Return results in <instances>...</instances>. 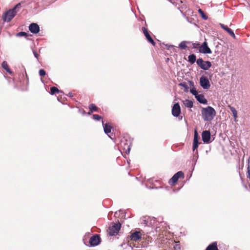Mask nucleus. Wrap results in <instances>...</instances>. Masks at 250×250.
I'll use <instances>...</instances> for the list:
<instances>
[{"label": "nucleus", "mask_w": 250, "mask_h": 250, "mask_svg": "<svg viewBox=\"0 0 250 250\" xmlns=\"http://www.w3.org/2000/svg\"><path fill=\"white\" fill-rule=\"evenodd\" d=\"M21 7V3H18L13 8L5 12L2 16V19L3 21L7 22L10 21L15 16Z\"/></svg>", "instance_id": "1"}, {"label": "nucleus", "mask_w": 250, "mask_h": 250, "mask_svg": "<svg viewBox=\"0 0 250 250\" xmlns=\"http://www.w3.org/2000/svg\"><path fill=\"white\" fill-rule=\"evenodd\" d=\"M201 114L205 121H211L216 115L215 109L211 106L203 107L201 110Z\"/></svg>", "instance_id": "2"}, {"label": "nucleus", "mask_w": 250, "mask_h": 250, "mask_svg": "<svg viewBox=\"0 0 250 250\" xmlns=\"http://www.w3.org/2000/svg\"><path fill=\"white\" fill-rule=\"evenodd\" d=\"M121 224L120 223H114L112 226L109 227L108 233L110 236H115L118 234L120 230Z\"/></svg>", "instance_id": "3"}, {"label": "nucleus", "mask_w": 250, "mask_h": 250, "mask_svg": "<svg viewBox=\"0 0 250 250\" xmlns=\"http://www.w3.org/2000/svg\"><path fill=\"white\" fill-rule=\"evenodd\" d=\"M197 64L202 69L208 70L211 66V63L209 61H204L202 58H199L196 61Z\"/></svg>", "instance_id": "4"}, {"label": "nucleus", "mask_w": 250, "mask_h": 250, "mask_svg": "<svg viewBox=\"0 0 250 250\" xmlns=\"http://www.w3.org/2000/svg\"><path fill=\"white\" fill-rule=\"evenodd\" d=\"M180 177H184V173L179 171L176 173L169 180L168 183L170 185H173L174 184L176 183Z\"/></svg>", "instance_id": "5"}, {"label": "nucleus", "mask_w": 250, "mask_h": 250, "mask_svg": "<svg viewBox=\"0 0 250 250\" xmlns=\"http://www.w3.org/2000/svg\"><path fill=\"white\" fill-rule=\"evenodd\" d=\"M200 84L201 86L204 89H208L210 86L209 80L204 76H202L200 78Z\"/></svg>", "instance_id": "6"}, {"label": "nucleus", "mask_w": 250, "mask_h": 250, "mask_svg": "<svg viewBox=\"0 0 250 250\" xmlns=\"http://www.w3.org/2000/svg\"><path fill=\"white\" fill-rule=\"evenodd\" d=\"M172 115L174 117H177L181 113V107L179 103H175L172 108L171 110Z\"/></svg>", "instance_id": "7"}, {"label": "nucleus", "mask_w": 250, "mask_h": 250, "mask_svg": "<svg viewBox=\"0 0 250 250\" xmlns=\"http://www.w3.org/2000/svg\"><path fill=\"white\" fill-rule=\"evenodd\" d=\"M100 243V237L97 235H93L89 239V244L91 246H96Z\"/></svg>", "instance_id": "8"}, {"label": "nucleus", "mask_w": 250, "mask_h": 250, "mask_svg": "<svg viewBox=\"0 0 250 250\" xmlns=\"http://www.w3.org/2000/svg\"><path fill=\"white\" fill-rule=\"evenodd\" d=\"M199 52L203 54H211V51L208 47V43L206 42L203 43L201 46L200 47Z\"/></svg>", "instance_id": "9"}, {"label": "nucleus", "mask_w": 250, "mask_h": 250, "mask_svg": "<svg viewBox=\"0 0 250 250\" xmlns=\"http://www.w3.org/2000/svg\"><path fill=\"white\" fill-rule=\"evenodd\" d=\"M202 140L205 143H209L210 140V133L208 130L203 131L202 133Z\"/></svg>", "instance_id": "10"}, {"label": "nucleus", "mask_w": 250, "mask_h": 250, "mask_svg": "<svg viewBox=\"0 0 250 250\" xmlns=\"http://www.w3.org/2000/svg\"><path fill=\"white\" fill-rule=\"evenodd\" d=\"M121 146L123 147L126 154L129 153L130 149V142H128L126 140H122L121 141Z\"/></svg>", "instance_id": "11"}, {"label": "nucleus", "mask_w": 250, "mask_h": 250, "mask_svg": "<svg viewBox=\"0 0 250 250\" xmlns=\"http://www.w3.org/2000/svg\"><path fill=\"white\" fill-rule=\"evenodd\" d=\"M29 31L33 34H37L40 31V27L36 23H32L29 26Z\"/></svg>", "instance_id": "12"}, {"label": "nucleus", "mask_w": 250, "mask_h": 250, "mask_svg": "<svg viewBox=\"0 0 250 250\" xmlns=\"http://www.w3.org/2000/svg\"><path fill=\"white\" fill-rule=\"evenodd\" d=\"M142 30L143 31V33H144L146 38L147 40V41L149 42H150L154 46L155 45V42H154V40H153V39L152 38V37H151L150 34H149V33L147 31V29L146 27H143Z\"/></svg>", "instance_id": "13"}, {"label": "nucleus", "mask_w": 250, "mask_h": 250, "mask_svg": "<svg viewBox=\"0 0 250 250\" xmlns=\"http://www.w3.org/2000/svg\"><path fill=\"white\" fill-rule=\"evenodd\" d=\"M141 236L140 231H135L131 234L130 239L133 241L137 242L141 239Z\"/></svg>", "instance_id": "14"}, {"label": "nucleus", "mask_w": 250, "mask_h": 250, "mask_svg": "<svg viewBox=\"0 0 250 250\" xmlns=\"http://www.w3.org/2000/svg\"><path fill=\"white\" fill-rule=\"evenodd\" d=\"M102 124L104 133L107 134L111 139H113L112 138L108 135V133L111 132L112 127L108 123L104 124V122L103 120Z\"/></svg>", "instance_id": "15"}, {"label": "nucleus", "mask_w": 250, "mask_h": 250, "mask_svg": "<svg viewBox=\"0 0 250 250\" xmlns=\"http://www.w3.org/2000/svg\"><path fill=\"white\" fill-rule=\"evenodd\" d=\"M195 98L200 104H206L208 103V101L203 94H198Z\"/></svg>", "instance_id": "16"}, {"label": "nucleus", "mask_w": 250, "mask_h": 250, "mask_svg": "<svg viewBox=\"0 0 250 250\" xmlns=\"http://www.w3.org/2000/svg\"><path fill=\"white\" fill-rule=\"evenodd\" d=\"M220 26L224 29L226 31H227L232 37L235 38V35L233 32V31L229 28L227 25H225L224 24L220 23Z\"/></svg>", "instance_id": "17"}, {"label": "nucleus", "mask_w": 250, "mask_h": 250, "mask_svg": "<svg viewBox=\"0 0 250 250\" xmlns=\"http://www.w3.org/2000/svg\"><path fill=\"white\" fill-rule=\"evenodd\" d=\"M228 107L232 113V115L234 118V121L235 122L237 121V118L238 116H237V111L236 109L234 107L231 106V105H229Z\"/></svg>", "instance_id": "18"}, {"label": "nucleus", "mask_w": 250, "mask_h": 250, "mask_svg": "<svg viewBox=\"0 0 250 250\" xmlns=\"http://www.w3.org/2000/svg\"><path fill=\"white\" fill-rule=\"evenodd\" d=\"M206 250H218L217 242H214L209 245L206 248Z\"/></svg>", "instance_id": "19"}, {"label": "nucleus", "mask_w": 250, "mask_h": 250, "mask_svg": "<svg viewBox=\"0 0 250 250\" xmlns=\"http://www.w3.org/2000/svg\"><path fill=\"white\" fill-rule=\"evenodd\" d=\"M189 83L190 85L192 87V88L190 89V92L195 97L198 94V93L196 88L194 87V83L192 81H189Z\"/></svg>", "instance_id": "20"}, {"label": "nucleus", "mask_w": 250, "mask_h": 250, "mask_svg": "<svg viewBox=\"0 0 250 250\" xmlns=\"http://www.w3.org/2000/svg\"><path fill=\"white\" fill-rule=\"evenodd\" d=\"M183 104L185 105V106L188 108H191L193 107V102L189 100H185L183 101Z\"/></svg>", "instance_id": "21"}, {"label": "nucleus", "mask_w": 250, "mask_h": 250, "mask_svg": "<svg viewBox=\"0 0 250 250\" xmlns=\"http://www.w3.org/2000/svg\"><path fill=\"white\" fill-rule=\"evenodd\" d=\"M188 61L191 63L193 64L196 62V57L195 54H192L188 56Z\"/></svg>", "instance_id": "22"}, {"label": "nucleus", "mask_w": 250, "mask_h": 250, "mask_svg": "<svg viewBox=\"0 0 250 250\" xmlns=\"http://www.w3.org/2000/svg\"><path fill=\"white\" fill-rule=\"evenodd\" d=\"M2 67L5 69L8 73L11 74L12 72L9 68L8 65L6 61H3L1 63Z\"/></svg>", "instance_id": "23"}, {"label": "nucleus", "mask_w": 250, "mask_h": 250, "mask_svg": "<svg viewBox=\"0 0 250 250\" xmlns=\"http://www.w3.org/2000/svg\"><path fill=\"white\" fill-rule=\"evenodd\" d=\"M179 85L184 87V91L185 92H188V91L189 87L186 82L181 83L179 84Z\"/></svg>", "instance_id": "24"}, {"label": "nucleus", "mask_w": 250, "mask_h": 250, "mask_svg": "<svg viewBox=\"0 0 250 250\" xmlns=\"http://www.w3.org/2000/svg\"><path fill=\"white\" fill-rule=\"evenodd\" d=\"M61 91L59 90L57 87L55 86L51 87L50 88V94L54 95L56 93L61 92Z\"/></svg>", "instance_id": "25"}, {"label": "nucleus", "mask_w": 250, "mask_h": 250, "mask_svg": "<svg viewBox=\"0 0 250 250\" xmlns=\"http://www.w3.org/2000/svg\"><path fill=\"white\" fill-rule=\"evenodd\" d=\"M89 109L91 112L98 111V107L94 104H89Z\"/></svg>", "instance_id": "26"}, {"label": "nucleus", "mask_w": 250, "mask_h": 250, "mask_svg": "<svg viewBox=\"0 0 250 250\" xmlns=\"http://www.w3.org/2000/svg\"><path fill=\"white\" fill-rule=\"evenodd\" d=\"M193 143H199V136L197 131H194V138Z\"/></svg>", "instance_id": "27"}, {"label": "nucleus", "mask_w": 250, "mask_h": 250, "mask_svg": "<svg viewBox=\"0 0 250 250\" xmlns=\"http://www.w3.org/2000/svg\"><path fill=\"white\" fill-rule=\"evenodd\" d=\"M179 47L182 49H185L187 47V46L186 45V42L185 41H183L179 44Z\"/></svg>", "instance_id": "28"}, {"label": "nucleus", "mask_w": 250, "mask_h": 250, "mask_svg": "<svg viewBox=\"0 0 250 250\" xmlns=\"http://www.w3.org/2000/svg\"><path fill=\"white\" fill-rule=\"evenodd\" d=\"M198 12L199 13L201 14L202 17L205 19V20H207L208 17L207 16H206V15L205 14L204 12L203 11V10L201 9H199L198 10Z\"/></svg>", "instance_id": "29"}, {"label": "nucleus", "mask_w": 250, "mask_h": 250, "mask_svg": "<svg viewBox=\"0 0 250 250\" xmlns=\"http://www.w3.org/2000/svg\"><path fill=\"white\" fill-rule=\"evenodd\" d=\"M248 178L250 180V158L249 159L248 164Z\"/></svg>", "instance_id": "30"}, {"label": "nucleus", "mask_w": 250, "mask_h": 250, "mask_svg": "<svg viewBox=\"0 0 250 250\" xmlns=\"http://www.w3.org/2000/svg\"><path fill=\"white\" fill-rule=\"evenodd\" d=\"M93 119L96 121H100L102 119V117L98 114H93Z\"/></svg>", "instance_id": "31"}, {"label": "nucleus", "mask_w": 250, "mask_h": 250, "mask_svg": "<svg viewBox=\"0 0 250 250\" xmlns=\"http://www.w3.org/2000/svg\"><path fill=\"white\" fill-rule=\"evenodd\" d=\"M27 33L25 32H20L17 34V36L18 37H22V36H27Z\"/></svg>", "instance_id": "32"}, {"label": "nucleus", "mask_w": 250, "mask_h": 250, "mask_svg": "<svg viewBox=\"0 0 250 250\" xmlns=\"http://www.w3.org/2000/svg\"><path fill=\"white\" fill-rule=\"evenodd\" d=\"M39 75L41 77L44 76L46 75V72L44 69H41L39 70Z\"/></svg>", "instance_id": "33"}, {"label": "nucleus", "mask_w": 250, "mask_h": 250, "mask_svg": "<svg viewBox=\"0 0 250 250\" xmlns=\"http://www.w3.org/2000/svg\"><path fill=\"white\" fill-rule=\"evenodd\" d=\"M199 146V143H193L192 150L194 151Z\"/></svg>", "instance_id": "34"}, {"label": "nucleus", "mask_w": 250, "mask_h": 250, "mask_svg": "<svg viewBox=\"0 0 250 250\" xmlns=\"http://www.w3.org/2000/svg\"><path fill=\"white\" fill-rule=\"evenodd\" d=\"M33 53L34 57L36 58H37V59H38V57L39 56V55L38 54V53L34 50H33Z\"/></svg>", "instance_id": "35"}, {"label": "nucleus", "mask_w": 250, "mask_h": 250, "mask_svg": "<svg viewBox=\"0 0 250 250\" xmlns=\"http://www.w3.org/2000/svg\"><path fill=\"white\" fill-rule=\"evenodd\" d=\"M174 249L175 250H179L180 249V246L178 244H176L174 246Z\"/></svg>", "instance_id": "36"}, {"label": "nucleus", "mask_w": 250, "mask_h": 250, "mask_svg": "<svg viewBox=\"0 0 250 250\" xmlns=\"http://www.w3.org/2000/svg\"><path fill=\"white\" fill-rule=\"evenodd\" d=\"M79 112L80 113H81L82 114H83V115H84L85 114V111L84 110H81V109H79Z\"/></svg>", "instance_id": "37"}, {"label": "nucleus", "mask_w": 250, "mask_h": 250, "mask_svg": "<svg viewBox=\"0 0 250 250\" xmlns=\"http://www.w3.org/2000/svg\"><path fill=\"white\" fill-rule=\"evenodd\" d=\"M68 96L70 97H72L73 96V94L72 92H69Z\"/></svg>", "instance_id": "38"}, {"label": "nucleus", "mask_w": 250, "mask_h": 250, "mask_svg": "<svg viewBox=\"0 0 250 250\" xmlns=\"http://www.w3.org/2000/svg\"><path fill=\"white\" fill-rule=\"evenodd\" d=\"M167 46L168 49H169L170 48H174V46H173L172 45H167Z\"/></svg>", "instance_id": "39"}, {"label": "nucleus", "mask_w": 250, "mask_h": 250, "mask_svg": "<svg viewBox=\"0 0 250 250\" xmlns=\"http://www.w3.org/2000/svg\"><path fill=\"white\" fill-rule=\"evenodd\" d=\"M91 113H92V112H91L89 111V112L88 113V115H90Z\"/></svg>", "instance_id": "40"}, {"label": "nucleus", "mask_w": 250, "mask_h": 250, "mask_svg": "<svg viewBox=\"0 0 250 250\" xmlns=\"http://www.w3.org/2000/svg\"><path fill=\"white\" fill-rule=\"evenodd\" d=\"M144 224L146 225V220H144Z\"/></svg>", "instance_id": "41"}, {"label": "nucleus", "mask_w": 250, "mask_h": 250, "mask_svg": "<svg viewBox=\"0 0 250 250\" xmlns=\"http://www.w3.org/2000/svg\"><path fill=\"white\" fill-rule=\"evenodd\" d=\"M162 188V187H157V188Z\"/></svg>", "instance_id": "42"}, {"label": "nucleus", "mask_w": 250, "mask_h": 250, "mask_svg": "<svg viewBox=\"0 0 250 250\" xmlns=\"http://www.w3.org/2000/svg\"><path fill=\"white\" fill-rule=\"evenodd\" d=\"M117 214V212H115V215L116 216Z\"/></svg>", "instance_id": "43"}, {"label": "nucleus", "mask_w": 250, "mask_h": 250, "mask_svg": "<svg viewBox=\"0 0 250 250\" xmlns=\"http://www.w3.org/2000/svg\"><path fill=\"white\" fill-rule=\"evenodd\" d=\"M158 231V228H157L156 229V231Z\"/></svg>", "instance_id": "44"}]
</instances>
